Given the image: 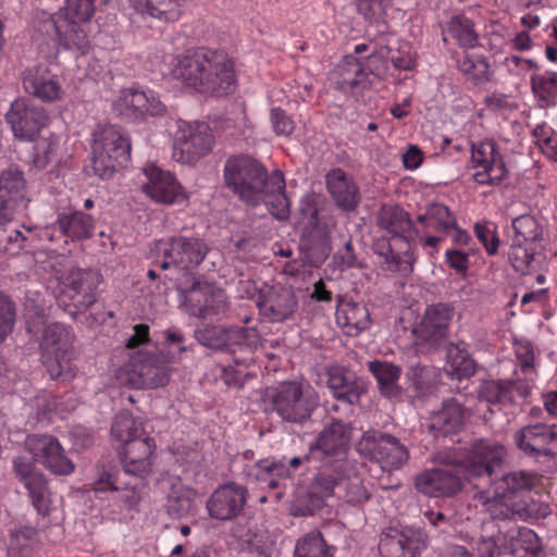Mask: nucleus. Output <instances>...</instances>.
<instances>
[{
	"label": "nucleus",
	"mask_w": 557,
	"mask_h": 557,
	"mask_svg": "<svg viewBox=\"0 0 557 557\" xmlns=\"http://www.w3.org/2000/svg\"><path fill=\"white\" fill-rule=\"evenodd\" d=\"M447 33L459 46L465 48L474 47L479 39L473 22L462 14L455 15L449 20Z\"/></svg>",
	"instance_id": "3c124183"
},
{
	"label": "nucleus",
	"mask_w": 557,
	"mask_h": 557,
	"mask_svg": "<svg viewBox=\"0 0 557 557\" xmlns=\"http://www.w3.org/2000/svg\"><path fill=\"white\" fill-rule=\"evenodd\" d=\"M58 143L53 140H42L36 146L34 164L36 168L45 169L53 162H58Z\"/></svg>",
	"instance_id": "0e129e2a"
},
{
	"label": "nucleus",
	"mask_w": 557,
	"mask_h": 557,
	"mask_svg": "<svg viewBox=\"0 0 557 557\" xmlns=\"http://www.w3.org/2000/svg\"><path fill=\"white\" fill-rule=\"evenodd\" d=\"M511 527L502 530L491 536H481L475 545L480 557H506L510 556Z\"/></svg>",
	"instance_id": "de8ad7c7"
},
{
	"label": "nucleus",
	"mask_w": 557,
	"mask_h": 557,
	"mask_svg": "<svg viewBox=\"0 0 557 557\" xmlns=\"http://www.w3.org/2000/svg\"><path fill=\"white\" fill-rule=\"evenodd\" d=\"M326 189L343 211H354L360 203V191L354 177L344 170L332 169L325 177Z\"/></svg>",
	"instance_id": "7c9ffc66"
},
{
	"label": "nucleus",
	"mask_w": 557,
	"mask_h": 557,
	"mask_svg": "<svg viewBox=\"0 0 557 557\" xmlns=\"http://www.w3.org/2000/svg\"><path fill=\"white\" fill-rule=\"evenodd\" d=\"M510 556L511 557H537L542 545L536 533L525 527H511Z\"/></svg>",
	"instance_id": "a19ab883"
},
{
	"label": "nucleus",
	"mask_w": 557,
	"mask_h": 557,
	"mask_svg": "<svg viewBox=\"0 0 557 557\" xmlns=\"http://www.w3.org/2000/svg\"><path fill=\"white\" fill-rule=\"evenodd\" d=\"M260 334L256 327L225 329V347L223 350L230 352L248 350L252 352L260 345Z\"/></svg>",
	"instance_id": "09e8293b"
},
{
	"label": "nucleus",
	"mask_w": 557,
	"mask_h": 557,
	"mask_svg": "<svg viewBox=\"0 0 557 557\" xmlns=\"http://www.w3.org/2000/svg\"><path fill=\"white\" fill-rule=\"evenodd\" d=\"M223 175L226 187L240 200L252 206L263 202L275 219L288 218L290 201L281 171L269 174L258 160L243 154L230 157L225 161Z\"/></svg>",
	"instance_id": "f257e3e1"
},
{
	"label": "nucleus",
	"mask_w": 557,
	"mask_h": 557,
	"mask_svg": "<svg viewBox=\"0 0 557 557\" xmlns=\"http://www.w3.org/2000/svg\"><path fill=\"white\" fill-rule=\"evenodd\" d=\"M25 447L34 461L42 465L55 475H69L75 466L65 455L59 440L48 434H30L25 440Z\"/></svg>",
	"instance_id": "f8f14e48"
},
{
	"label": "nucleus",
	"mask_w": 557,
	"mask_h": 557,
	"mask_svg": "<svg viewBox=\"0 0 557 557\" xmlns=\"http://www.w3.org/2000/svg\"><path fill=\"white\" fill-rule=\"evenodd\" d=\"M47 120V113L42 108L24 98L13 101L5 114V121L10 124L14 136L24 140H33L46 125Z\"/></svg>",
	"instance_id": "6ab92c4d"
},
{
	"label": "nucleus",
	"mask_w": 557,
	"mask_h": 557,
	"mask_svg": "<svg viewBox=\"0 0 557 557\" xmlns=\"http://www.w3.org/2000/svg\"><path fill=\"white\" fill-rule=\"evenodd\" d=\"M531 89L541 109L557 104V73L546 71L531 76Z\"/></svg>",
	"instance_id": "ea45409f"
},
{
	"label": "nucleus",
	"mask_w": 557,
	"mask_h": 557,
	"mask_svg": "<svg viewBox=\"0 0 557 557\" xmlns=\"http://www.w3.org/2000/svg\"><path fill=\"white\" fill-rule=\"evenodd\" d=\"M348 444V431L342 421H333L319 435L315 449L325 455H335L345 450Z\"/></svg>",
	"instance_id": "37998d69"
},
{
	"label": "nucleus",
	"mask_w": 557,
	"mask_h": 557,
	"mask_svg": "<svg viewBox=\"0 0 557 557\" xmlns=\"http://www.w3.org/2000/svg\"><path fill=\"white\" fill-rule=\"evenodd\" d=\"M30 202L24 174L18 169H9L0 176V224L12 221L23 213Z\"/></svg>",
	"instance_id": "2eb2a0df"
},
{
	"label": "nucleus",
	"mask_w": 557,
	"mask_h": 557,
	"mask_svg": "<svg viewBox=\"0 0 557 557\" xmlns=\"http://www.w3.org/2000/svg\"><path fill=\"white\" fill-rule=\"evenodd\" d=\"M112 436L123 445L146 435L144 420L135 418L129 412L123 411L116 414L111 426Z\"/></svg>",
	"instance_id": "49530a36"
},
{
	"label": "nucleus",
	"mask_w": 557,
	"mask_h": 557,
	"mask_svg": "<svg viewBox=\"0 0 557 557\" xmlns=\"http://www.w3.org/2000/svg\"><path fill=\"white\" fill-rule=\"evenodd\" d=\"M95 219L81 210L59 213L57 220L45 227L42 237L51 243L81 242L92 237Z\"/></svg>",
	"instance_id": "4468645a"
},
{
	"label": "nucleus",
	"mask_w": 557,
	"mask_h": 557,
	"mask_svg": "<svg viewBox=\"0 0 557 557\" xmlns=\"http://www.w3.org/2000/svg\"><path fill=\"white\" fill-rule=\"evenodd\" d=\"M156 247L164 258L160 264L163 270L174 265L180 270L191 271L202 262L209 251L202 239L185 236L160 239Z\"/></svg>",
	"instance_id": "9d476101"
},
{
	"label": "nucleus",
	"mask_w": 557,
	"mask_h": 557,
	"mask_svg": "<svg viewBox=\"0 0 557 557\" xmlns=\"http://www.w3.org/2000/svg\"><path fill=\"white\" fill-rule=\"evenodd\" d=\"M418 221L443 233L451 230L456 222L449 209L441 203L430 206L424 214L418 216Z\"/></svg>",
	"instance_id": "864d4df0"
},
{
	"label": "nucleus",
	"mask_w": 557,
	"mask_h": 557,
	"mask_svg": "<svg viewBox=\"0 0 557 557\" xmlns=\"http://www.w3.org/2000/svg\"><path fill=\"white\" fill-rule=\"evenodd\" d=\"M425 548V534L414 529H388L382 533L379 542V550L383 557H419Z\"/></svg>",
	"instance_id": "5701e85b"
},
{
	"label": "nucleus",
	"mask_w": 557,
	"mask_h": 557,
	"mask_svg": "<svg viewBox=\"0 0 557 557\" xmlns=\"http://www.w3.org/2000/svg\"><path fill=\"white\" fill-rule=\"evenodd\" d=\"M144 173L147 182L143 185V191L153 201L170 206L183 203L188 199V194L171 172L148 164Z\"/></svg>",
	"instance_id": "f3484780"
},
{
	"label": "nucleus",
	"mask_w": 557,
	"mask_h": 557,
	"mask_svg": "<svg viewBox=\"0 0 557 557\" xmlns=\"http://www.w3.org/2000/svg\"><path fill=\"white\" fill-rule=\"evenodd\" d=\"M248 499V490L235 482L220 485L208 498L206 508L211 518L227 521L236 518Z\"/></svg>",
	"instance_id": "4be33fe9"
},
{
	"label": "nucleus",
	"mask_w": 557,
	"mask_h": 557,
	"mask_svg": "<svg viewBox=\"0 0 557 557\" xmlns=\"http://www.w3.org/2000/svg\"><path fill=\"white\" fill-rule=\"evenodd\" d=\"M465 422V409L456 398L443 401L442 408L430 417V433L434 437H446L458 433Z\"/></svg>",
	"instance_id": "2f4dec72"
},
{
	"label": "nucleus",
	"mask_w": 557,
	"mask_h": 557,
	"mask_svg": "<svg viewBox=\"0 0 557 557\" xmlns=\"http://www.w3.org/2000/svg\"><path fill=\"white\" fill-rule=\"evenodd\" d=\"M336 322L348 336H356L370 325V313L362 304L345 302L336 307Z\"/></svg>",
	"instance_id": "e433bc0d"
},
{
	"label": "nucleus",
	"mask_w": 557,
	"mask_h": 557,
	"mask_svg": "<svg viewBox=\"0 0 557 557\" xmlns=\"http://www.w3.org/2000/svg\"><path fill=\"white\" fill-rule=\"evenodd\" d=\"M369 371L376 380L381 395L389 399H397L401 396L403 389L399 386L401 368L387 361L374 360L368 363Z\"/></svg>",
	"instance_id": "4c0bfd02"
},
{
	"label": "nucleus",
	"mask_w": 557,
	"mask_h": 557,
	"mask_svg": "<svg viewBox=\"0 0 557 557\" xmlns=\"http://www.w3.org/2000/svg\"><path fill=\"white\" fill-rule=\"evenodd\" d=\"M15 321V308L13 302L0 293V344L11 333ZM7 370V363L0 356V375Z\"/></svg>",
	"instance_id": "4d7b16f0"
},
{
	"label": "nucleus",
	"mask_w": 557,
	"mask_h": 557,
	"mask_svg": "<svg viewBox=\"0 0 557 557\" xmlns=\"http://www.w3.org/2000/svg\"><path fill=\"white\" fill-rule=\"evenodd\" d=\"M370 73L366 58L348 54L330 72L329 78L337 89L356 94L368 87Z\"/></svg>",
	"instance_id": "a878e982"
},
{
	"label": "nucleus",
	"mask_w": 557,
	"mask_h": 557,
	"mask_svg": "<svg viewBox=\"0 0 557 557\" xmlns=\"http://www.w3.org/2000/svg\"><path fill=\"white\" fill-rule=\"evenodd\" d=\"M387 434L370 430L363 433L357 445L358 451L364 457L380 462L382 450L385 448Z\"/></svg>",
	"instance_id": "6e6d98bb"
},
{
	"label": "nucleus",
	"mask_w": 557,
	"mask_h": 557,
	"mask_svg": "<svg viewBox=\"0 0 557 557\" xmlns=\"http://www.w3.org/2000/svg\"><path fill=\"white\" fill-rule=\"evenodd\" d=\"M476 498L482 503L485 511L494 520H506L513 516V511L507 504V500H510L509 498L498 497L495 492L492 497L488 496V493L481 492L478 494Z\"/></svg>",
	"instance_id": "13d9d810"
},
{
	"label": "nucleus",
	"mask_w": 557,
	"mask_h": 557,
	"mask_svg": "<svg viewBox=\"0 0 557 557\" xmlns=\"http://www.w3.org/2000/svg\"><path fill=\"white\" fill-rule=\"evenodd\" d=\"M131 159V139L117 125L107 124L94 132L91 165L95 174L110 180Z\"/></svg>",
	"instance_id": "39448f33"
},
{
	"label": "nucleus",
	"mask_w": 557,
	"mask_h": 557,
	"mask_svg": "<svg viewBox=\"0 0 557 557\" xmlns=\"http://www.w3.org/2000/svg\"><path fill=\"white\" fill-rule=\"evenodd\" d=\"M112 111L125 121H140L146 115H162L165 106L152 90L131 87L120 91L112 103Z\"/></svg>",
	"instance_id": "9b49d317"
},
{
	"label": "nucleus",
	"mask_w": 557,
	"mask_h": 557,
	"mask_svg": "<svg viewBox=\"0 0 557 557\" xmlns=\"http://www.w3.org/2000/svg\"><path fill=\"white\" fill-rule=\"evenodd\" d=\"M242 474L248 483L259 484L262 488L278 490L289 479L290 471L282 460L269 457L245 465Z\"/></svg>",
	"instance_id": "c85d7f7f"
},
{
	"label": "nucleus",
	"mask_w": 557,
	"mask_h": 557,
	"mask_svg": "<svg viewBox=\"0 0 557 557\" xmlns=\"http://www.w3.org/2000/svg\"><path fill=\"white\" fill-rule=\"evenodd\" d=\"M474 231L478 239L483 244L487 253L495 255L499 245L496 227L487 223H476Z\"/></svg>",
	"instance_id": "774afa93"
},
{
	"label": "nucleus",
	"mask_w": 557,
	"mask_h": 557,
	"mask_svg": "<svg viewBox=\"0 0 557 557\" xmlns=\"http://www.w3.org/2000/svg\"><path fill=\"white\" fill-rule=\"evenodd\" d=\"M513 442L529 457L553 456L557 447L556 426L540 422L528 424L515 432Z\"/></svg>",
	"instance_id": "412c9836"
},
{
	"label": "nucleus",
	"mask_w": 557,
	"mask_h": 557,
	"mask_svg": "<svg viewBox=\"0 0 557 557\" xmlns=\"http://www.w3.org/2000/svg\"><path fill=\"white\" fill-rule=\"evenodd\" d=\"M409 458L407 448L393 435L387 434L380 463L384 469H399Z\"/></svg>",
	"instance_id": "5fc2aeb1"
},
{
	"label": "nucleus",
	"mask_w": 557,
	"mask_h": 557,
	"mask_svg": "<svg viewBox=\"0 0 557 557\" xmlns=\"http://www.w3.org/2000/svg\"><path fill=\"white\" fill-rule=\"evenodd\" d=\"M271 398L273 411L287 422L302 423L313 410L310 398L304 396L301 385L297 382L280 384Z\"/></svg>",
	"instance_id": "dca6fc26"
},
{
	"label": "nucleus",
	"mask_w": 557,
	"mask_h": 557,
	"mask_svg": "<svg viewBox=\"0 0 557 557\" xmlns=\"http://www.w3.org/2000/svg\"><path fill=\"white\" fill-rule=\"evenodd\" d=\"M535 476L524 471H512L504 474L493 483L494 492L498 497L512 499L520 492L530 491Z\"/></svg>",
	"instance_id": "79ce46f5"
},
{
	"label": "nucleus",
	"mask_w": 557,
	"mask_h": 557,
	"mask_svg": "<svg viewBox=\"0 0 557 557\" xmlns=\"http://www.w3.org/2000/svg\"><path fill=\"white\" fill-rule=\"evenodd\" d=\"M257 305L263 318L281 322L293 313L297 301L290 287L263 284L259 289Z\"/></svg>",
	"instance_id": "b1692460"
},
{
	"label": "nucleus",
	"mask_w": 557,
	"mask_h": 557,
	"mask_svg": "<svg viewBox=\"0 0 557 557\" xmlns=\"http://www.w3.org/2000/svg\"><path fill=\"white\" fill-rule=\"evenodd\" d=\"M95 12L96 0H65L64 7L49 23L54 29L58 45L81 55L88 53L90 41L84 27Z\"/></svg>",
	"instance_id": "20e7f679"
},
{
	"label": "nucleus",
	"mask_w": 557,
	"mask_h": 557,
	"mask_svg": "<svg viewBox=\"0 0 557 557\" xmlns=\"http://www.w3.org/2000/svg\"><path fill=\"white\" fill-rule=\"evenodd\" d=\"M154 450L156 442L148 435L123 445L120 453L124 468L123 475H133L143 481L152 470Z\"/></svg>",
	"instance_id": "bb28decb"
},
{
	"label": "nucleus",
	"mask_w": 557,
	"mask_h": 557,
	"mask_svg": "<svg viewBox=\"0 0 557 557\" xmlns=\"http://www.w3.org/2000/svg\"><path fill=\"white\" fill-rule=\"evenodd\" d=\"M458 69L474 85L485 84L492 77L487 58L481 53H465L458 60Z\"/></svg>",
	"instance_id": "c03bdc74"
},
{
	"label": "nucleus",
	"mask_w": 557,
	"mask_h": 557,
	"mask_svg": "<svg viewBox=\"0 0 557 557\" xmlns=\"http://www.w3.org/2000/svg\"><path fill=\"white\" fill-rule=\"evenodd\" d=\"M336 222L332 216H318L315 214V250L319 246L323 255L330 252L329 243Z\"/></svg>",
	"instance_id": "052dcab7"
},
{
	"label": "nucleus",
	"mask_w": 557,
	"mask_h": 557,
	"mask_svg": "<svg viewBox=\"0 0 557 557\" xmlns=\"http://www.w3.org/2000/svg\"><path fill=\"white\" fill-rule=\"evenodd\" d=\"M471 164L476 171L472 177L480 185H497L507 176L504 158L493 139L471 144Z\"/></svg>",
	"instance_id": "ddd939ff"
},
{
	"label": "nucleus",
	"mask_w": 557,
	"mask_h": 557,
	"mask_svg": "<svg viewBox=\"0 0 557 557\" xmlns=\"http://www.w3.org/2000/svg\"><path fill=\"white\" fill-rule=\"evenodd\" d=\"M447 369L457 379L469 377L474 374L475 366L463 342L450 343L447 347Z\"/></svg>",
	"instance_id": "a18cd8bd"
},
{
	"label": "nucleus",
	"mask_w": 557,
	"mask_h": 557,
	"mask_svg": "<svg viewBox=\"0 0 557 557\" xmlns=\"http://www.w3.org/2000/svg\"><path fill=\"white\" fill-rule=\"evenodd\" d=\"M453 309L445 304L429 306L413 333L423 342L437 344L448 334Z\"/></svg>",
	"instance_id": "c756f323"
},
{
	"label": "nucleus",
	"mask_w": 557,
	"mask_h": 557,
	"mask_svg": "<svg viewBox=\"0 0 557 557\" xmlns=\"http://www.w3.org/2000/svg\"><path fill=\"white\" fill-rule=\"evenodd\" d=\"M214 297H222V293L215 294L209 285L202 286L200 284H194L185 295V299L193 308L194 313L199 315H205L214 309Z\"/></svg>",
	"instance_id": "603ef678"
},
{
	"label": "nucleus",
	"mask_w": 557,
	"mask_h": 557,
	"mask_svg": "<svg viewBox=\"0 0 557 557\" xmlns=\"http://www.w3.org/2000/svg\"><path fill=\"white\" fill-rule=\"evenodd\" d=\"M376 225L394 238H401L409 244L413 234V222L408 213L397 205H383L375 218Z\"/></svg>",
	"instance_id": "473e14b6"
},
{
	"label": "nucleus",
	"mask_w": 557,
	"mask_h": 557,
	"mask_svg": "<svg viewBox=\"0 0 557 557\" xmlns=\"http://www.w3.org/2000/svg\"><path fill=\"white\" fill-rule=\"evenodd\" d=\"M197 339L203 346L223 350L225 347V329L222 326H207L196 333Z\"/></svg>",
	"instance_id": "69168bd1"
},
{
	"label": "nucleus",
	"mask_w": 557,
	"mask_h": 557,
	"mask_svg": "<svg viewBox=\"0 0 557 557\" xmlns=\"http://www.w3.org/2000/svg\"><path fill=\"white\" fill-rule=\"evenodd\" d=\"M537 248L540 247L511 242L508 258L516 272L527 275L536 270Z\"/></svg>",
	"instance_id": "8fccbe9b"
},
{
	"label": "nucleus",
	"mask_w": 557,
	"mask_h": 557,
	"mask_svg": "<svg viewBox=\"0 0 557 557\" xmlns=\"http://www.w3.org/2000/svg\"><path fill=\"white\" fill-rule=\"evenodd\" d=\"M122 472L103 471L94 483L95 497L107 500L106 510L113 520H122L139 510L143 481H126Z\"/></svg>",
	"instance_id": "0eeeda50"
},
{
	"label": "nucleus",
	"mask_w": 557,
	"mask_h": 557,
	"mask_svg": "<svg viewBox=\"0 0 557 557\" xmlns=\"http://www.w3.org/2000/svg\"><path fill=\"white\" fill-rule=\"evenodd\" d=\"M37 409V419L39 421L42 420H51V414L55 411H63L62 408H60L55 396L47 391H41L35 398H34V405Z\"/></svg>",
	"instance_id": "e2e57ef3"
},
{
	"label": "nucleus",
	"mask_w": 557,
	"mask_h": 557,
	"mask_svg": "<svg viewBox=\"0 0 557 557\" xmlns=\"http://www.w3.org/2000/svg\"><path fill=\"white\" fill-rule=\"evenodd\" d=\"M214 136L205 122H180L173 144V158L184 164H195L209 154Z\"/></svg>",
	"instance_id": "1a4fd4ad"
},
{
	"label": "nucleus",
	"mask_w": 557,
	"mask_h": 557,
	"mask_svg": "<svg viewBox=\"0 0 557 557\" xmlns=\"http://www.w3.org/2000/svg\"><path fill=\"white\" fill-rule=\"evenodd\" d=\"M529 387L524 381L518 379H503L487 382L482 388V397L492 405L511 404L517 397L524 398Z\"/></svg>",
	"instance_id": "f704fd0d"
},
{
	"label": "nucleus",
	"mask_w": 557,
	"mask_h": 557,
	"mask_svg": "<svg viewBox=\"0 0 557 557\" xmlns=\"http://www.w3.org/2000/svg\"><path fill=\"white\" fill-rule=\"evenodd\" d=\"M22 82L27 94L44 102L60 100L64 92L59 76L44 65L26 69Z\"/></svg>",
	"instance_id": "cd10ccee"
},
{
	"label": "nucleus",
	"mask_w": 557,
	"mask_h": 557,
	"mask_svg": "<svg viewBox=\"0 0 557 557\" xmlns=\"http://www.w3.org/2000/svg\"><path fill=\"white\" fill-rule=\"evenodd\" d=\"M129 2L140 14L164 22L177 21L182 13L180 0H129Z\"/></svg>",
	"instance_id": "58836bf2"
},
{
	"label": "nucleus",
	"mask_w": 557,
	"mask_h": 557,
	"mask_svg": "<svg viewBox=\"0 0 557 557\" xmlns=\"http://www.w3.org/2000/svg\"><path fill=\"white\" fill-rule=\"evenodd\" d=\"M14 472L28 491L32 504L38 513L47 516L51 508V494L42 473L36 471L34 459L17 456L13 460Z\"/></svg>",
	"instance_id": "aec40b11"
},
{
	"label": "nucleus",
	"mask_w": 557,
	"mask_h": 557,
	"mask_svg": "<svg viewBox=\"0 0 557 557\" xmlns=\"http://www.w3.org/2000/svg\"><path fill=\"white\" fill-rule=\"evenodd\" d=\"M170 359L162 354L139 351L119 370L117 377L134 387L158 388L170 379Z\"/></svg>",
	"instance_id": "6e6552de"
},
{
	"label": "nucleus",
	"mask_w": 557,
	"mask_h": 557,
	"mask_svg": "<svg viewBox=\"0 0 557 557\" xmlns=\"http://www.w3.org/2000/svg\"><path fill=\"white\" fill-rule=\"evenodd\" d=\"M512 242L542 247L548 233L544 218L534 214H522L511 221Z\"/></svg>",
	"instance_id": "72a5a7b5"
},
{
	"label": "nucleus",
	"mask_w": 557,
	"mask_h": 557,
	"mask_svg": "<svg viewBox=\"0 0 557 557\" xmlns=\"http://www.w3.org/2000/svg\"><path fill=\"white\" fill-rule=\"evenodd\" d=\"M535 144L547 157L557 160V140L554 137V129L543 122L532 129Z\"/></svg>",
	"instance_id": "bf43d9fd"
},
{
	"label": "nucleus",
	"mask_w": 557,
	"mask_h": 557,
	"mask_svg": "<svg viewBox=\"0 0 557 557\" xmlns=\"http://www.w3.org/2000/svg\"><path fill=\"white\" fill-rule=\"evenodd\" d=\"M172 76L198 92L221 97L236 87L234 62L220 49L199 47L176 57Z\"/></svg>",
	"instance_id": "7ed1b4c3"
},
{
	"label": "nucleus",
	"mask_w": 557,
	"mask_h": 557,
	"mask_svg": "<svg viewBox=\"0 0 557 557\" xmlns=\"http://www.w3.org/2000/svg\"><path fill=\"white\" fill-rule=\"evenodd\" d=\"M193 507V497L189 491L172 492L168 498L166 508L170 516L182 518L186 516Z\"/></svg>",
	"instance_id": "680f3d73"
},
{
	"label": "nucleus",
	"mask_w": 557,
	"mask_h": 557,
	"mask_svg": "<svg viewBox=\"0 0 557 557\" xmlns=\"http://www.w3.org/2000/svg\"><path fill=\"white\" fill-rule=\"evenodd\" d=\"M373 251L379 256L384 271L398 272L404 275H408L413 271L414 257L409 248L401 256L394 251L388 239L382 237L374 242Z\"/></svg>",
	"instance_id": "c9c22d12"
},
{
	"label": "nucleus",
	"mask_w": 557,
	"mask_h": 557,
	"mask_svg": "<svg viewBox=\"0 0 557 557\" xmlns=\"http://www.w3.org/2000/svg\"><path fill=\"white\" fill-rule=\"evenodd\" d=\"M73 344L71 327L58 322L45 326L40 339L41 360L51 379L70 381L76 376Z\"/></svg>",
	"instance_id": "423d86ee"
},
{
	"label": "nucleus",
	"mask_w": 557,
	"mask_h": 557,
	"mask_svg": "<svg viewBox=\"0 0 557 557\" xmlns=\"http://www.w3.org/2000/svg\"><path fill=\"white\" fill-rule=\"evenodd\" d=\"M63 284V294L78 310H86L96 301L99 274L91 270L72 269L65 276H58Z\"/></svg>",
	"instance_id": "393cba45"
},
{
	"label": "nucleus",
	"mask_w": 557,
	"mask_h": 557,
	"mask_svg": "<svg viewBox=\"0 0 557 557\" xmlns=\"http://www.w3.org/2000/svg\"><path fill=\"white\" fill-rule=\"evenodd\" d=\"M319 377L332 396L344 404L357 405L367 392L366 382L342 366L326 367L320 372Z\"/></svg>",
	"instance_id": "a211bd4d"
},
{
	"label": "nucleus",
	"mask_w": 557,
	"mask_h": 557,
	"mask_svg": "<svg viewBox=\"0 0 557 557\" xmlns=\"http://www.w3.org/2000/svg\"><path fill=\"white\" fill-rule=\"evenodd\" d=\"M515 351L525 379L531 380L534 369V350L532 344L528 341H518L515 344Z\"/></svg>",
	"instance_id": "338daca9"
},
{
	"label": "nucleus",
	"mask_w": 557,
	"mask_h": 557,
	"mask_svg": "<svg viewBox=\"0 0 557 557\" xmlns=\"http://www.w3.org/2000/svg\"><path fill=\"white\" fill-rule=\"evenodd\" d=\"M507 451L504 445L488 440L473 444L471 455L466 466L446 465L426 470L417 475L416 488L431 497H449L462 488V476L467 480L474 478H491L499 468Z\"/></svg>",
	"instance_id": "f03ea898"
}]
</instances>
